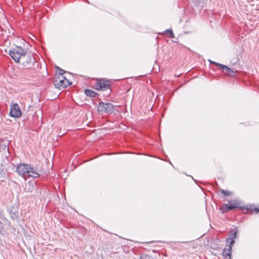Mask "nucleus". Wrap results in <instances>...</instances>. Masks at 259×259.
Listing matches in <instances>:
<instances>
[{
  "mask_svg": "<svg viewBox=\"0 0 259 259\" xmlns=\"http://www.w3.org/2000/svg\"><path fill=\"white\" fill-rule=\"evenodd\" d=\"M9 55L17 63L21 62L22 69L30 68L34 66L35 58L30 53H27L21 47H16L9 51Z\"/></svg>",
  "mask_w": 259,
  "mask_h": 259,
  "instance_id": "1",
  "label": "nucleus"
},
{
  "mask_svg": "<svg viewBox=\"0 0 259 259\" xmlns=\"http://www.w3.org/2000/svg\"><path fill=\"white\" fill-rule=\"evenodd\" d=\"M17 172L19 176L24 178L33 177L36 178L39 177L37 168L33 167L32 165L27 164L20 163L17 167Z\"/></svg>",
  "mask_w": 259,
  "mask_h": 259,
  "instance_id": "2",
  "label": "nucleus"
},
{
  "mask_svg": "<svg viewBox=\"0 0 259 259\" xmlns=\"http://www.w3.org/2000/svg\"><path fill=\"white\" fill-rule=\"evenodd\" d=\"M98 111L102 113L112 114L114 112V106L111 103L101 102L98 104Z\"/></svg>",
  "mask_w": 259,
  "mask_h": 259,
  "instance_id": "3",
  "label": "nucleus"
},
{
  "mask_svg": "<svg viewBox=\"0 0 259 259\" xmlns=\"http://www.w3.org/2000/svg\"><path fill=\"white\" fill-rule=\"evenodd\" d=\"M232 204H224L223 205L221 208L223 212H228V211L232 210L236 208H239L240 209L243 208L242 207L240 206V203L239 201L233 200L232 201Z\"/></svg>",
  "mask_w": 259,
  "mask_h": 259,
  "instance_id": "4",
  "label": "nucleus"
},
{
  "mask_svg": "<svg viewBox=\"0 0 259 259\" xmlns=\"http://www.w3.org/2000/svg\"><path fill=\"white\" fill-rule=\"evenodd\" d=\"M209 61L211 64H214L215 65L219 67L222 70L223 72L225 74L231 77H234L235 76V72L231 70L230 68L228 67L227 66L220 64L214 61H212L210 60Z\"/></svg>",
  "mask_w": 259,
  "mask_h": 259,
  "instance_id": "5",
  "label": "nucleus"
},
{
  "mask_svg": "<svg viewBox=\"0 0 259 259\" xmlns=\"http://www.w3.org/2000/svg\"><path fill=\"white\" fill-rule=\"evenodd\" d=\"M110 81L104 79L98 80L96 82V89L102 91H106L110 89Z\"/></svg>",
  "mask_w": 259,
  "mask_h": 259,
  "instance_id": "6",
  "label": "nucleus"
},
{
  "mask_svg": "<svg viewBox=\"0 0 259 259\" xmlns=\"http://www.w3.org/2000/svg\"><path fill=\"white\" fill-rule=\"evenodd\" d=\"M21 110L18 104L15 103L11 106L10 111L11 116L18 118L21 116Z\"/></svg>",
  "mask_w": 259,
  "mask_h": 259,
  "instance_id": "7",
  "label": "nucleus"
},
{
  "mask_svg": "<svg viewBox=\"0 0 259 259\" xmlns=\"http://www.w3.org/2000/svg\"><path fill=\"white\" fill-rule=\"evenodd\" d=\"M10 218L13 220H17L19 217L18 208L14 205L8 209Z\"/></svg>",
  "mask_w": 259,
  "mask_h": 259,
  "instance_id": "8",
  "label": "nucleus"
},
{
  "mask_svg": "<svg viewBox=\"0 0 259 259\" xmlns=\"http://www.w3.org/2000/svg\"><path fill=\"white\" fill-rule=\"evenodd\" d=\"M62 78H63V79L59 80V81H57V80L55 81L54 85L56 88L63 89L67 87L68 85L71 84L72 82H69L65 77L62 76Z\"/></svg>",
  "mask_w": 259,
  "mask_h": 259,
  "instance_id": "9",
  "label": "nucleus"
},
{
  "mask_svg": "<svg viewBox=\"0 0 259 259\" xmlns=\"http://www.w3.org/2000/svg\"><path fill=\"white\" fill-rule=\"evenodd\" d=\"M238 233V230H232L230 232L229 238L226 239V241L228 242L229 240H230V245L232 246L235 243V239L236 238L237 235Z\"/></svg>",
  "mask_w": 259,
  "mask_h": 259,
  "instance_id": "10",
  "label": "nucleus"
},
{
  "mask_svg": "<svg viewBox=\"0 0 259 259\" xmlns=\"http://www.w3.org/2000/svg\"><path fill=\"white\" fill-rule=\"evenodd\" d=\"M232 246L229 245L228 248H225L222 252V255L226 259H232L231 258Z\"/></svg>",
  "mask_w": 259,
  "mask_h": 259,
  "instance_id": "11",
  "label": "nucleus"
},
{
  "mask_svg": "<svg viewBox=\"0 0 259 259\" xmlns=\"http://www.w3.org/2000/svg\"><path fill=\"white\" fill-rule=\"evenodd\" d=\"M85 94L87 96H89L91 97H95L97 95V94L93 91L89 89H86L85 90Z\"/></svg>",
  "mask_w": 259,
  "mask_h": 259,
  "instance_id": "12",
  "label": "nucleus"
},
{
  "mask_svg": "<svg viewBox=\"0 0 259 259\" xmlns=\"http://www.w3.org/2000/svg\"><path fill=\"white\" fill-rule=\"evenodd\" d=\"M165 33L169 34V38H174L175 37L174 34L172 32V30L171 29H168L165 31L164 32Z\"/></svg>",
  "mask_w": 259,
  "mask_h": 259,
  "instance_id": "13",
  "label": "nucleus"
},
{
  "mask_svg": "<svg viewBox=\"0 0 259 259\" xmlns=\"http://www.w3.org/2000/svg\"><path fill=\"white\" fill-rule=\"evenodd\" d=\"M221 192L222 194H223V195H224L226 196H228L230 195H231V192L228 191H226V190H224L223 189H221Z\"/></svg>",
  "mask_w": 259,
  "mask_h": 259,
  "instance_id": "14",
  "label": "nucleus"
},
{
  "mask_svg": "<svg viewBox=\"0 0 259 259\" xmlns=\"http://www.w3.org/2000/svg\"><path fill=\"white\" fill-rule=\"evenodd\" d=\"M141 259H153L151 256L148 254H143L141 256Z\"/></svg>",
  "mask_w": 259,
  "mask_h": 259,
  "instance_id": "15",
  "label": "nucleus"
},
{
  "mask_svg": "<svg viewBox=\"0 0 259 259\" xmlns=\"http://www.w3.org/2000/svg\"><path fill=\"white\" fill-rule=\"evenodd\" d=\"M56 69L58 70L59 72V74L61 75H63L65 73L67 72L66 71H65V70L62 69L61 68H60V67H56Z\"/></svg>",
  "mask_w": 259,
  "mask_h": 259,
  "instance_id": "16",
  "label": "nucleus"
},
{
  "mask_svg": "<svg viewBox=\"0 0 259 259\" xmlns=\"http://www.w3.org/2000/svg\"><path fill=\"white\" fill-rule=\"evenodd\" d=\"M4 230V226L3 223L0 221V233L1 234L3 233V232Z\"/></svg>",
  "mask_w": 259,
  "mask_h": 259,
  "instance_id": "17",
  "label": "nucleus"
},
{
  "mask_svg": "<svg viewBox=\"0 0 259 259\" xmlns=\"http://www.w3.org/2000/svg\"><path fill=\"white\" fill-rule=\"evenodd\" d=\"M253 210L256 213H259V208L254 207Z\"/></svg>",
  "mask_w": 259,
  "mask_h": 259,
  "instance_id": "18",
  "label": "nucleus"
},
{
  "mask_svg": "<svg viewBox=\"0 0 259 259\" xmlns=\"http://www.w3.org/2000/svg\"><path fill=\"white\" fill-rule=\"evenodd\" d=\"M88 3H89V1L88 0H85Z\"/></svg>",
  "mask_w": 259,
  "mask_h": 259,
  "instance_id": "19",
  "label": "nucleus"
}]
</instances>
